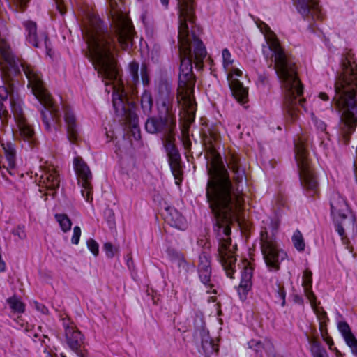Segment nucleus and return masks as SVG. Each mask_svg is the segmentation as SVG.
<instances>
[{
    "label": "nucleus",
    "mask_w": 357,
    "mask_h": 357,
    "mask_svg": "<svg viewBox=\"0 0 357 357\" xmlns=\"http://www.w3.org/2000/svg\"><path fill=\"white\" fill-rule=\"evenodd\" d=\"M210 149L212 158L208 166L206 197L215 218L217 233L219 236H225L222 237L220 242V261L227 275L234 278L236 261L234 252L236 245L231 244L230 225L236 220L242 210L244 199L241 194L232 191L229 173L222 163L221 157L215 153L213 146Z\"/></svg>",
    "instance_id": "obj_1"
},
{
    "label": "nucleus",
    "mask_w": 357,
    "mask_h": 357,
    "mask_svg": "<svg viewBox=\"0 0 357 357\" xmlns=\"http://www.w3.org/2000/svg\"><path fill=\"white\" fill-rule=\"evenodd\" d=\"M82 30L88 44L89 59L105 82L106 91H113L112 102L116 112L126 114L127 93L121 80L118 79L113 36L105 29L102 22L92 10L84 13Z\"/></svg>",
    "instance_id": "obj_2"
},
{
    "label": "nucleus",
    "mask_w": 357,
    "mask_h": 357,
    "mask_svg": "<svg viewBox=\"0 0 357 357\" xmlns=\"http://www.w3.org/2000/svg\"><path fill=\"white\" fill-rule=\"evenodd\" d=\"M179 10L178 46L180 69L177 100L178 103L190 105L193 99L195 77L192 72V61L200 67L206 56V48L196 35L199 29L194 24V0H178Z\"/></svg>",
    "instance_id": "obj_3"
},
{
    "label": "nucleus",
    "mask_w": 357,
    "mask_h": 357,
    "mask_svg": "<svg viewBox=\"0 0 357 357\" xmlns=\"http://www.w3.org/2000/svg\"><path fill=\"white\" fill-rule=\"evenodd\" d=\"M333 100L342 110L339 124L340 137L344 144L357 125V63L351 50H347L342 56L341 73L335 83Z\"/></svg>",
    "instance_id": "obj_4"
},
{
    "label": "nucleus",
    "mask_w": 357,
    "mask_h": 357,
    "mask_svg": "<svg viewBox=\"0 0 357 357\" xmlns=\"http://www.w3.org/2000/svg\"><path fill=\"white\" fill-rule=\"evenodd\" d=\"M0 40L5 43L10 57V59L8 60L3 55H0V64L3 65V62H5V65L1 67L2 79L4 85L0 86V101L6 100L13 91V84L11 75L9 72L10 70V68L16 72L18 70L19 66H21L22 71L29 81V86L32 89L33 93L40 103L49 110L48 113L43 111L42 116L46 129L50 130L52 126L58 123L59 116L50 94L44 86L41 74L36 70L35 66L29 63L27 61L20 58L14 57L6 41L1 37Z\"/></svg>",
    "instance_id": "obj_5"
},
{
    "label": "nucleus",
    "mask_w": 357,
    "mask_h": 357,
    "mask_svg": "<svg viewBox=\"0 0 357 357\" xmlns=\"http://www.w3.org/2000/svg\"><path fill=\"white\" fill-rule=\"evenodd\" d=\"M258 26L264 33L270 50L274 52L275 69L286 90L284 107L287 119L290 123H293L298 117V106L303 107L305 101L302 97L303 86L297 77L295 63L285 54L275 34L268 26L261 22Z\"/></svg>",
    "instance_id": "obj_6"
},
{
    "label": "nucleus",
    "mask_w": 357,
    "mask_h": 357,
    "mask_svg": "<svg viewBox=\"0 0 357 357\" xmlns=\"http://www.w3.org/2000/svg\"><path fill=\"white\" fill-rule=\"evenodd\" d=\"M176 128V117L172 109L163 104L160 110L158 118L152 117L147 120L146 129L150 133L164 132L165 146L169 158V163L174 174L176 183L179 185L181 181L182 169L181 166V156L176 149L174 130Z\"/></svg>",
    "instance_id": "obj_7"
},
{
    "label": "nucleus",
    "mask_w": 357,
    "mask_h": 357,
    "mask_svg": "<svg viewBox=\"0 0 357 357\" xmlns=\"http://www.w3.org/2000/svg\"><path fill=\"white\" fill-rule=\"evenodd\" d=\"M330 206L331 215L336 222H340L337 227L339 234L343 236L345 229L354 231L356 219L346 199L339 192H333L330 195Z\"/></svg>",
    "instance_id": "obj_8"
},
{
    "label": "nucleus",
    "mask_w": 357,
    "mask_h": 357,
    "mask_svg": "<svg viewBox=\"0 0 357 357\" xmlns=\"http://www.w3.org/2000/svg\"><path fill=\"white\" fill-rule=\"evenodd\" d=\"M121 0H109L110 15L116 26L118 42L123 50H128L132 45L134 34L130 20L121 11Z\"/></svg>",
    "instance_id": "obj_9"
},
{
    "label": "nucleus",
    "mask_w": 357,
    "mask_h": 357,
    "mask_svg": "<svg viewBox=\"0 0 357 357\" xmlns=\"http://www.w3.org/2000/svg\"><path fill=\"white\" fill-rule=\"evenodd\" d=\"M260 248L266 265L270 271H277L280 263L287 257V253L281 248L273 235L268 233V228L261 231Z\"/></svg>",
    "instance_id": "obj_10"
},
{
    "label": "nucleus",
    "mask_w": 357,
    "mask_h": 357,
    "mask_svg": "<svg viewBox=\"0 0 357 357\" xmlns=\"http://www.w3.org/2000/svg\"><path fill=\"white\" fill-rule=\"evenodd\" d=\"M296 160L301 183L310 195L314 196L318 192V183L311 168L307 151L302 142L296 144Z\"/></svg>",
    "instance_id": "obj_11"
},
{
    "label": "nucleus",
    "mask_w": 357,
    "mask_h": 357,
    "mask_svg": "<svg viewBox=\"0 0 357 357\" xmlns=\"http://www.w3.org/2000/svg\"><path fill=\"white\" fill-rule=\"evenodd\" d=\"M222 58L223 67L227 72V79L233 96L238 102H244L248 96V91L242 83L236 78V77H241L243 73L240 69L233 68L234 59H232L231 54L228 49L225 48L222 50Z\"/></svg>",
    "instance_id": "obj_12"
},
{
    "label": "nucleus",
    "mask_w": 357,
    "mask_h": 357,
    "mask_svg": "<svg viewBox=\"0 0 357 357\" xmlns=\"http://www.w3.org/2000/svg\"><path fill=\"white\" fill-rule=\"evenodd\" d=\"M73 165L77 176L78 184H79L82 188V195L87 202H91L93 201L91 172L82 158H75L73 161Z\"/></svg>",
    "instance_id": "obj_13"
},
{
    "label": "nucleus",
    "mask_w": 357,
    "mask_h": 357,
    "mask_svg": "<svg viewBox=\"0 0 357 357\" xmlns=\"http://www.w3.org/2000/svg\"><path fill=\"white\" fill-rule=\"evenodd\" d=\"M59 174L52 165H45L40 167L38 185L48 190L54 191L59 186Z\"/></svg>",
    "instance_id": "obj_14"
},
{
    "label": "nucleus",
    "mask_w": 357,
    "mask_h": 357,
    "mask_svg": "<svg viewBox=\"0 0 357 357\" xmlns=\"http://www.w3.org/2000/svg\"><path fill=\"white\" fill-rule=\"evenodd\" d=\"M11 105L13 112L14 114L15 119L18 128L20 136L25 141L29 143L33 142L34 131L32 127L26 122L24 116L22 108L19 105H16L13 100H11Z\"/></svg>",
    "instance_id": "obj_15"
},
{
    "label": "nucleus",
    "mask_w": 357,
    "mask_h": 357,
    "mask_svg": "<svg viewBox=\"0 0 357 357\" xmlns=\"http://www.w3.org/2000/svg\"><path fill=\"white\" fill-rule=\"evenodd\" d=\"M62 321L68 344L74 351L79 349L83 342V335L67 316L62 318Z\"/></svg>",
    "instance_id": "obj_16"
},
{
    "label": "nucleus",
    "mask_w": 357,
    "mask_h": 357,
    "mask_svg": "<svg viewBox=\"0 0 357 357\" xmlns=\"http://www.w3.org/2000/svg\"><path fill=\"white\" fill-rule=\"evenodd\" d=\"M24 26L26 33V40L35 47H42L43 45L47 46V35L45 33H38L36 22L28 20L24 22Z\"/></svg>",
    "instance_id": "obj_17"
},
{
    "label": "nucleus",
    "mask_w": 357,
    "mask_h": 357,
    "mask_svg": "<svg viewBox=\"0 0 357 357\" xmlns=\"http://www.w3.org/2000/svg\"><path fill=\"white\" fill-rule=\"evenodd\" d=\"M64 119L67 128L68 139L71 143L76 144L79 139L77 123L75 114L69 107L65 109Z\"/></svg>",
    "instance_id": "obj_18"
},
{
    "label": "nucleus",
    "mask_w": 357,
    "mask_h": 357,
    "mask_svg": "<svg viewBox=\"0 0 357 357\" xmlns=\"http://www.w3.org/2000/svg\"><path fill=\"white\" fill-rule=\"evenodd\" d=\"M198 271L202 282L208 284L211 276V255L208 252L204 251L199 256Z\"/></svg>",
    "instance_id": "obj_19"
},
{
    "label": "nucleus",
    "mask_w": 357,
    "mask_h": 357,
    "mask_svg": "<svg viewBox=\"0 0 357 357\" xmlns=\"http://www.w3.org/2000/svg\"><path fill=\"white\" fill-rule=\"evenodd\" d=\"M1 146L4 151L7 165H6L2 162V158L0 155V169L5 168L10 174H13L12 171L15 169L16 166V151L11 143H2Z\"/></svg>",
    "instance_id": "obj_20"
},
{
    "label": "nucleus",
    "mask_w": 357,
    "mask_h": 357,
    "mask_svg": "<svg viewBox=\"0 0 357 357\" xmlns=\"http://www.w3.org/2000/svg\"><path fill=\"white\" fill-rule=\"evenodd\" d=\"M241 279L238 287L239 291L242 290L243 293L248 291L251 287L253 267L250 262L243 260L241 263Z\"/></svg>",
    "instance_id": "obj_21"
},
{
    "label": "nucleus",
    "mask_w": 357,
    "mask_h": 357,
    "mask_svg": "<svg viewBox=\"0 0 357 357\" xmlns=\"http://www.w3.org/2000/svg\"><path fill=\"white\" fill-rule=\"evenodd\" d=\"M298 11L303 16L316 15L319 11L317 0H296L295 3Z\"/></svg>",
    "instance_id": "obj_22"
},
{
    "label": "nucleus",
    "mask_w": 357,
    "mask_h": 357,
    "mask_svg": "<svg viewBox=\"0 0 357 357\" xmlns=\"http://www.w3.org/2000/svg\"><path fill=\"white\" fill-rule=\"evenodd\" d=\"M178 104L183 110V119L185 121V123L181 128V132L183 137L188 138L190 124L194 121L195 118V102L194 100H191V104L189 106L182 103Z\"/></svg>",
    "instance_id": "obj_23"
},
{
    "label": "nucleus",
    "mask_w": 357,
    "mask_h": 357,
    "mask_svg": "<svg viewBox=\"0 0 357 357\" xmlns=\"http://www.w3.org/2000/svg\"><path fill=\"white\" fill-rule=\"evenodd\" d=\"M202 347L206 355L209 356L218 351V345L210 337L208 331L203 330L200 333Z\"/></svg>",
    "instance_id": "obj_24"
},
{
    "label": "nucleus",
    "mask_w": 357,
    "mask_h": 357,
    "mask_svg": "<svg viewBox=\"0 0 357 357\" xmlns=\"http://www.w3.org/2000/svg\"><path fill=\"white\" fill-rule=\"evenodd\" d=\"M312 273L309 269H305L302 277V286L304 289L305 295L309 300V302L314 301L316 296L312 290Z\"/></svg>",
    "instance_id": "obj_25"
},
{
    "label": "nucleus",
    "mask_w": 357,
    "mask_h": 357,
    "mask_svg": "<svg viewBox=\"0 0 357 357\" xmlns=\"http://www.w3.org/2000/svg\"><path fill=\"white\" fill-rule=\"evenodd\" d=\"M139 63L135 61L130 62L128 64V73L130 78L129 84L130 85V89L132 96L136 93V86L139 82Z\"/></svg>",
    "instance_id": "obj_26"
},
{
    "label": "nucleus",
    "mask_w": 357,
    "mask_h": 357,
    "mask_svg": "<svg viewBox=\"0 0 357 357\" xmlns=\"http://www.w3.org/2000/svg\"><path fill=\"white\" fill-rule=\"evenodd\" d=\"M165 220L169 225L176 228L181 229L184 226V218L176 209H167Z\"/></svg>",
    "instance_id": "obj_27"
},
{
    "label": "nucleus",
    "mask_w": 357,
    "mask_h": 357,
    "mask_svg": "<svg viewBox=\"0 0 357 357\" xmlns=\"http://www.w3.org/2000/svg\"><path fill=\"white\" fill-rule=\"evenodd\" d=\"M310 303L319 321V328L320 331H322L326 329V322L328 321L326 312L324 310L323 307L319 306V303L317 301L316 297L314 301Z\"/></svg>",
    "instance_id": "obj_28"
},
{
    "label": "nucleus",
    "mask_w": 357,
    "mask_h": 357,
    "mask_svg": "<svg viewBox=\"0 0 357 357\" xmlns=\"http://www.w3.org/2000/svg\"><path fill=\"white\" fill-rule=\"evenodd\" d=\"M228 167L233 172V179L236 183H239L243 181L244 178V172L239 169L238 159L234 155L230 157Z\"/></svg>",
    "instance_id": "obj_29"
},
{
    "label": "nucleus",
    "mask_w": 357,
    "mask_h": 357,
    "mask_svg": "<svg viewBox=\"0 0 357 357\" xmlns=\"http://www.w3.org/2000/svg\"><path fill=\"white\" fill-rule=\"evenodd\" d=\"M309 343L313 357H328L326 351L321 347L316 337L310 338Z\"/></svg>",
    "instance_id": "obj_30"
},
{
    "label": "nucleus",
    "mask_w": 357,
    "mask_h": 357,
    "mask_svg": "<svg viewBox=\"0 0 357 357\" xmlns=\"http://www.w3.org/2000/svg\"><path fill=\"white\" fill-rule=\"evenodd\" d=\"M141 105L144 112H150L153 107V98L148 91H144L141 98Z\"/></svg>",
    "instance_id": "obj_31"
},
{
    "label": "nucleus",
    "mask_w": 357,
    "mask_h": 357,
    "mask_svg": "<svg viewBox=\"0 0 357 357\" xmlns=\"http://www.w3.org/2000/svg\"><path fill=\"white\" fill-rule=\"evenodd\" d=\"M292 242L294 248L299 252L305 250V243L301 232L296 230L292 236Z\"/></svg>",
    "instance_id": "obj_32"
},
{
    "label": "nucleus",
    "mask_w": 357,
    "mask_h": 357,
    "mask_svg": "<svg viewBox=\"0 0 357 357\" xmlns=\"http://www.w3.org/2000/svg\"><path fill=\"white\" fill-rule=\"evenodd\" d=\"M55 218L59 222L62 231L67 232L70 231L72 226L71 220L66 214H56Z\"/></svg>",
    "instance_id": "obj_33"
},
{
    "label": "nucleus",
    "mask_w": 357,
    "mask_h": 357,
    "mask_svg": "<svg viewBox=\"0 0 357 357\" xmlns=\"http://www.w3.org/2000/svg\"><path fill=\"white\" fill-rule=\"evenodd\" d=\"M12 310L17 313H22L24 312V304L17 297L13 296L7 300Z\"/></svg>",
    "instance_id": "obj_34"
},
{
    "label": "nucleus",
    "mask_w": 357,
    "mask_h": 357,
    "mask_svg": "<svg viewBox=\"0 0 357 357\" xmlns=\"http://www.w3.org/2000/svg\"><path fill=\"white\" fill-rule=\"evenodd\" d=\"M280 220L278 218H273L270 220V222L262 228L261 231H264L266 228H268V233L270 235H273L275 238V233L278 231L280 226Z\"/></svg>",
    "instance_id": "obj_35"
},
{
    "label": "nucleus",
    "mask_w": 357,
    "mask_h": 357,
    "mask_svg": "<svg viewBox=\"0 0 357 357\" xmlns=\"http://www.w3.org/2000/svg\"><path fill=\"white\" fill-rule=\"evenodd\" d=\"M344 339L347 344L351 348L352 353L357 356V340L352 333L344 336Z\"/></svg>",
    "instance_id": "obj_36"
},
{
    "label": "nucleus",
    "mask_w": 357,
    "mask_h": 357,
    "mask_svg": "<svg viewBox=\"0 0 357 357\" xmlns=\"http://www.w3.org/2000/svg\"><path fill=\"white\" fill-rule=\"evenodd\" d=\"M141 79L144 85L147 86L150 83L149 72L146 64H142L140 68Z\"/></svg>",
    "instance_id": "obj_37"
},
{
    "label": "nucleus",
    "mask_w": 357,
    "mask_h": 357,
    "mask_svg": "<svg viewBox=\"0 0 357 357\" xmlns=\"http://www.w3.org/2000/svg\"><path fill=\"white\" fill-rule=\"evenodd\" d=\"M103 249L105 251L106 255L109 258L113 257L115 252L118 251V248H114L113 245L109 242L104 244Z\"/></svg>",
    "instance_id": "obj_38"
},
{
    "label": "nucleus",
    "mask_w": 357,
    "mask_h": 357,
    "mask_svg": "<svg viewBox=\"0 0 357 357\" xmlns=\"http://www.w3.org/2000/svg\"><path fill=\"white\" fill-rule=\"evenodd\" d=\"M87 246L90 251L95 255L97 256L99 253V246L98 243L93 239H89L87 241Z\"/></svg>",
    "instance_id": "obj_39"
},
{
    "label": "nucleus",
    "mask_w": 357,
    "mask_h": 357,
    "mask_svg": "<svg viewBox=\"0 0 357 357\" xmlns=\"http://www.w3.org/2000/svg\"><path fill=\"white\" fill-rule=\"evenodd\" d=\"M82 231L79 227L75 226L73 228V234L71 238L72 243L73 244H78L79 241V238L81 236Z\"/></svg>",
    "instance_id": "obj_40"
},
{
    "label": "nucleus",
    "mask_w": 357,
    "mask_h": 357,
    "mask_svg": "<svg viewBox=\"0 0 357 357\" xmlns=\"http://www.w3.org/2000/svg\"><path fill=\"white\" fill-rule=\"evenodd\" d=\"M338 329L343 337L351 333L350 327L346 322H340L338 324Z\"/></svg>",
    "instance_id": "obj_41"
},
{
    "label": "nucleus",
    "mask_w": 357,
    "mask_h": 357,
    "mask_svg": "<svg viewBox=\"0 0 357 357\" xmlns=\"http://www.w3.org/2000/svg\"><path fill=\"white\" fill-rule=\"evenodd\" d=\"M29 0H8L10 4L13 3L16 8L23 10Z\"/></svg>",
    "instance_id": "obj_42"
},
{
    "label": "nucleus",
    "mask_w": 357,
    "mask_h": 357,
    "mask_svg": "<svg viewBox=\"0 0 357 357\" xmlns=\"http://www.w3.org/2000/svg\"><path fill=\"white\" fill-rule=\"evenodd\" d=\"M322 337L326 343L328 345L329 349L333 350L334 348L333 346V340L331 337L328 335L326 328L321 331Z\"/></svg>",
    "instance_id": "obj_43"
},
{
    "label": "nucleus",
    "mask_w": 357,
    "mask_h": 357,
    "mask_svg": "<svg viewBox=\"0 0 357 357\" xmlns=\"http://www.w3.org/2000/svg\"><path fill=\"white\" fill-rule=\"evenodd\" d=\"M8 53L9 52H8V49L5 43L0 40V55H3L6 59L10 60V57Z\"/></svg>",
    "instance_id": "obj_44"
},
{
    "label": "nucleus",
    "mask_w": 357,
    "mask_h": 357,
    "mask_svg": "<svg viewBox=\"0 0 357 357\" xmlns=\"http://www.w3.org/2000/svg\"><path fill=\"white\" fill-rule=\"evenodd\" d=\"M56 8L60 12L61 15H63L66 12V6L64 4L63 0H54Z\"/></svg>",
    "instance_id": "obj_45"
},
{
    "label": "nucleus",
    "mask_w": 357,
    "mask_h": 357,
    "mask_svg": "<svg viewBox=\"0 0 357 357\" xmlns=\"http://www.w3.org/2000/svg\"><path fill=\"white\" fill-rule=\"evenodd\" d=\"M7 116L8 111L6 109L3 104L0 102V119L2 121V123L6 119Z\"/></svg>",
    "instance_id": "obj_46"
},
{
    "label": "nucleus",
    "mask_w": 357,
    "mask_h": 357,
    "mask_svg": "<svg viewBox=\"0 0 357 357\" xmlns=\"http://www.w3.org/2000/svg\"><path fill=\"white\" fill-rule=\"evenodd\" d=\"M319 97L323 100H329L328 95L324 92L319 93Z\"/></svg>",
    "instance_id": "obj_47"
},
{
    "label": "nucleus",
    "mask_w": 357,
    "mask_h": 357,
    "mask_svg": "<svg viewBox=\"0 0 357 357\" xmlns=\"http://www.w3.org/2000/svg\"><path fill=\"white\" fill-rule=\"evenodd\" d=\"M6 269V264L5 262L2 260L1 258H0V272H3Z\"/></svg>",
    "instance_id": "obj_48"
},
{
    "label": "nucleus",
    "mask_w": 357,
    "mask_h": 357,
    "mask_svg": "<svg viewBox=\"0 0 357 357\" xmlns=\"http://www.w3.org/2000/svg\"><path fill=\"white\" fill-rule=\"evenodd\" d=\"M332 351H334L335 352L336 357H342V353L337 348H334Z\"/></svg>",
    "instance_id": "obj_49"
},
{
    "label": "nucleus",
    "mask_w": 357,
    "mask_h": 357,
    "mask_svg": "<svg viewBox=\"0 0 357 357\" xmlns=\"http://www.w3.org/2000/svg\"><path fill=\"white\" fill-rule=\"evenodd\" d=\"M18 236L22 239L26 238V234H25V232L23 230H22L20 233V232L18 233Z\"/></svg>",
    "instance_id": "obj_50"
},
{
    "label": "nucleus",
    "mask_w": 357,
    "mask_h": 357,
    "mask_svg": "<svg viewBox=\"0 0 357 357\" xmlns=\"http://www.w3.org/2000/svg\"><path fill=\"white\" fill-rule=\"evenodd\" d=\"M160 1L162 3V4L165 6V8H167L169 0H160Z\"/></svg>",
    "instance_id": "obj_51"
},
{
    "label": "nucleus",
    "mask_w": 357,
    "mask_h": 357,
    "mask_svg": "<svg viewBox=\"0 0 357 357\" xmlns=\"http://www.w3.org/2000/svg\"><path fill=\"white\" fill-rule=\"evenodd\" d=\"M62 357H65V356H63Z\"/></svg>",
    "instance_id": "obj_52"
}]
</instances>
